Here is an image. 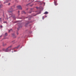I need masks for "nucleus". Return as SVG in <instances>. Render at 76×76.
I'll list each match as a JSON object with an SVG mask.
<instances>
[{
	"mask_svg": "<svg viewBox=\"0 0 76 76\" xmlns=\"http://www.w3.org/2000/svg\"><path fill=\"white\" fill-rule=\"evenodd\" d=\"M12 47V45H11L10 47H8L5 49V52H8L11 50V48Z\"/></svg>",
	"mask_w": 76,
	"mask_h": 76,
	"instance_id": "1",
	"label": "nucleus"
},
{
	"mask_svg": "<svg viewBox=\"0 0 76 76\" xmlns=\"http://www.w3.org/2000/svg\"><path fill=\"white\" fill-rule=\"evenodd\" d=\"M9 15L10 17H9V18H11V17H12V18L14 19H15V16H13V14H12V13H11V14H10Z\"/></svg>",
	"mask_w": 76,
	"mask_h": 76,
	"instance_id": "2",
	"label": "nucleus"
},
{
	"mask_svg": "<svg viewBox=\"0 0 76 76\" xmlns=\"http://www.w3.org/2000/svg\"><path fill=\"white\" fill-rule=\"evenodd\" d=\"M17 8H18V9L19 10H21L22 9V8L21 7V6L20 5L18 6Z\"/></svg>",
	"mask_w": 76,
	"mask_h": 76,
	"instance_id": "3",
	"label": "nucleus"
},
{
	"mask_svg": "<svg viewBox=\"0 0 76 76\" xmlns=\"http://www.w3.org/2000/svg\"><path fill=\"white\" fill-rule=\"evenodd\" d=\"M7 44L6 43H2V46L3 47H4L5 46H7Z\"/></svg>",
	"mask_w": 76,
	"mask_h": 76,
	"instance_id": "4",
	"label": "nucleus"
},
{
	"mask_svg": "<svg viewBox=\"0 0 76 76\" xmlns=\"http://www.w3.org/2000/svg\"><path fill=\"white\" fill-rule=\"evenodd\" d=\"M13 11H14V10H13V11L8 10V12L9 13H10V14H11V13H12V12Z\"/></svg>",
	"mask_w": 76,
	"mask_h": 76,
	"instance_id": "5",
	"label": "nucleus"
},
{
	"mask_svg": "<svg viewBox=\"0 0 76 76\" xmlns=\"http://www.w3.org/2000/svg\"><path fill=\"white\" fill-rule=\"evenodd\" d=\"M31 18V17L30 15L29 16H28V17L27 18H28V19L29 20H30Z\"/></svg>",
	"mask_w": 76,
	"mask_h": 76,
	"instance_id": "6",
	"label": "nucleus"
},
{
	"mask_svg": "<svg viewBox=\"0 0 76 76\" xmlns=\"http://www.w3.org/2000/svg\"><path fill=\"white\" fill-rule=\"evenodd\" d=\"M30 23V22H29L28 21V23H26V25H25V26L26 27H27V26L28 25V24Z\"/></svg>",
	"mask_w": 76,
	"mask_h": 76,
	"instance_id": "7",
	"label": "nucleus"
},
{
	"mask_svg": "<svg viewBox=\"0 0 76 76\" xmlns=\"http://www.w3.org/2000/svg\"><path fill=\"white\" fill-rule=\"evenodd\" d=\"M3 5L2 4H1V5H0V9L2 8V7H3Z\"/></svg>",
	"mask_w": 76,
	"mask_h": 76,
	"instance_id": "8",
	"label": "nucleus"
},
{
	"mask_svg": "<svg viewBox=\"0 0 76 76\" xmlns=\"http://www.w3.org/2000/svg\"><path fill=\"white\" fill-rule=\"evenodd\" d=\"M20 46V45H19L17 47H15V48H13V49H15L16 48H18Z\"/></svg>",
	"mask_w": 76,
	"mask_h": 76,
	"instance_id": "9",
	"label": "nucleus"
},
{
	"mask_svg": "<svg viewBox=\"0 0 76 76\" xmlns=\"http://www.w3.org/2000/svg\"><path fill=\"white\" fill-rule=\"evenodd\" d=\"M48 14V12H46L45 13H44V14Z\"/></svg>",
	"mask_w": 76,
	"mask_h": 76,
	"instance_id": "10",
	"label": "nucleus"
},
{
	"mask_svg": "<svg viewBox=\"0 0 76 76\" xmlns=\"http://www.w3.org/2000/svg\"><path fill=\"white\" fill-rule=\"evenodd\" d=\"M22 14H26V12L24 11H22Z\"/></svg>",
	"mask_w": 76,
	"mask_h": 76,
	"instance_id": "11",
	"label": "nucleus"
},
{
	"mask_svg": "<svg viewBox=\"0 0 76 76\" xmlns=\"http://www.w3.org/2000/svg\"><path fill=\"white\" fill-rule=\"evenodd\" d=\"M12 31V29H10V30H9V32L10 33L11 31Z\"/></svg>",
	"mask_w": 76,
	"mask_h": 76,
	"instance_id": "12",
	"label": "nucleus"
},
{
	"mask_svg": "<svg viewBox=\"0 0 76 76\" xmlns=\"http://www.w3.org/2000/svg\"><path fill=\"white\" fill-rule=\"evenodd\" d=\"M2 50H3V51H5L6 49H5L4 48H3L2 49Z\"/></svg>",
	"mask_w": 76,
	"mask_h": 76,
	"instance_id": "13",
	"label": "nucleus"
},
{
	"mask_svg": "<svg viewBox=\"0 0 76 76\" xmlns=\"http://www.w3.org/2000/svg\"><path fill=\"white\" fill-rule=\"evenodd\" d=\"M12 35L13 36H15V34H12Z\"/></svg>",
	"mask_w": 76,
	"mask_h": 76,
	"instance_id": "14",
	"label": "nucleus"
},
{
	"mask_svg": "<svg viewBox=\"0 0 76 76\" xmlns=\"http://www.w3.org/2000/svg\"><path fill=\"white\" fill-rule=\"evenodd\" d=\"M2 20H1V18H0V22H1Z\"/></svg>",
	"mask_w": 76,
	"mask_h": 76,
	"instance_id": "15",
	"label": "nucleus"
},
{
	"mask_svg": "<svg viewBox=\"0 0 76 76\" xmlns=\"http://www.w3.org/2000/svg\"><path fill=\"white\" fill-rule=\"evenodd\" d=\"M34 1V0H31V3L33 1Z\"/></svg>",
	"mask_w": 76,
	"mask_h": 76,
	"instance_id": "16",
	"label": "nucleus"
},
{
	"mask_svg": "<svg viewBox=\"0 0 76 76\" xmlns=\"http://www.w3.org/2000/svg\"><path fill=\"white\" fill-rule=\"evenodd\" d=\"M4 23H7V22L6 21H4Z\"/></svg>",
	"mask_w": 76,
	"mask_h": 76,
	"instance_id": "17",
	"label": "nucleus"
},
{
	"mask_svg": "<svg viewBox=\"0 0 76 76\" xmlns=\"http://www.w3.org/2000/svg\"><path fill=\"white\" fill-rule=\"evenodd\" d=\"M5 35H6V36H7V33H6L5 34Z\"/></svg>",
	"mask_w": 76,
	"mask_h": 76,
	"instance_id": "18",
	"label": "nucleus"
},
{
	"mask_svg": "<svg viewBox=\"0 0 76 76\" xmlns=\"http://www.w3.org/2000/svg\"><path fill=\"white\" fill-rule=\"evenodd\" d=\"M32 11H30L29 12V13H31Z\"/></svg>",
	"mask_w": 76,
	"mask_h": 76,
	"instance_id": "19",
	"label": "nucleus"
},
{
	"mask_svg": "<svg viewBox=\"0 0 76 76\" xmlns=\"http://www.w3.org/2000/svg\"><path fill=\"white\" fill-rule=\"evenodd\" d=\"M2 36H3V35H1L0 36V37H2Z\"/></svg>",
	"mask_w": 76,
	"mask_h": 76,
	"instance_id": "20",
	"label": "nucleus"
},
{
	"mask_svg": "<svg viewBox=\"0 0 76 76\" xmlns=\"http://www.w3.org/2000/svg\"><path fill=\"white\" fill-rule=\"evenodd\" d=\"M0 27H1V28H2V27H3V26H0Z\"/></svg>",
	"mask_w": 76,
	"mask_h": 76,
	"instance_id": "21",
	"label": "nucleus"
},
{
	"mask_svg": "<svg viewBox=\"0 0 76 76\" xmlns=\"http://www.w3.org/2000/svg\"><path fill=\"white\" fill-rule=\"evenodd\" d=\"M19 28H20V27H19V28H18V30H19Z\"/></svg>",
	"mask_w": 76,
	"mask_h": 76,
	"instance_id": "22",
	"label": "nucleus"
},
{
	"mask_svg": "<svg viewBox=\"0 0 76 76\" xmlns=\"http://www.w3.org/2000/svg\"><path fill=\"white\" fill-rule=\"evenodd\" d=\"M44 18H44V17H42V19H44Z\"/></svg>",
	"mask_w": 76,
	"mask_h": 76,
	"instance_id": "23",
	"label": "nucleus"
},
{
	"mask_svg": "<svg viewBox=\"0 0 76 76\" xmlns=\"http://www.w3.org/2000/svg\"><path fill=\"white\" fill-rule=\"evenodd\" d=\"M10 3H9V4H8V5H10Z\"/></svg>",
	"mask_w": 76,
	"mask_h": 76,
	"instance_id": "24",
	"label": "nucleus"
},
{
	"mask_svg": "<svg viewBox=\"0 0 76 76\" xmlns=\"http://www.w3.org/2000/svg\"><path fill=\"white\" fill-rule=\"evenodd\" d=\"M19 12H20L19 11H18V13H19Z\"/></svg>",
	"mask_w": 76,
	"mask_h": 76,
	"instance_id": "25",
	"label": "nucleus"
},
{
	"mask_svg": "<svg viewBox=\"0 0 76 76\" xmlns=\"http://www.w3.org/2000/svg\"><path fill=\"white\" fill-rule=\"evenodd\" d=\"M12 8H10V10H12Z\"/></svg>",
	"mask_w": 76,
	"mask_h": 76,
	"instance_id": "26",
	"label": "nucleus"
},
{
	"mask_svg": "<svg viewBox=\"0 0 76 76\" xmlns=\"http://www.w3.org/2000/svg\"><path fill=\"white\" fill-rule=\"evenodd\" d=\"M7 19H8V17L7 16Z\"/></svg>",
	"mask_w": 76,
	"mask_h": 76,
	"instance_id": "27",
	"label": "nucleus"
},
{
	"mask_svg": "<svg viewBox=\"0 0 76 76\" xmlns=\"http://www.w3.org/2000/svg\"><path fill=\"white\" fill-rule=\"evenodd\" d=\"M34 15V16H36V15Z\"/></svg>",
	"mask_w": 76,
	"mask_h": 76,
	"instance_id": "28",
	"label": "nucleus"
},
{
	"mask_svg": "<svg viewBox=\"0 0 76 76\" xmlns=\"http://www.w3.org/2000/svg\"><path fill=\"white\" fill-rule=\"evenodd\" d=\"M3 17H4V15H3Z\"/></svg>",
	"mask_w": 76,
	"mask_h": 76,
	"instance_id": "29",
	"label": "nucleus"
},
{
	"mask_svg": "<svg viewBox=\"0 0 76 76\" xmlns=\"http://www.w3.org/2000/svg\"><path fill=\"white\" fill-rule=\"evenodd\" d=\"M33 5V4L32 5H31V7Z\"/></svg>",
	"mask_w": 76,
	"mask_h": 76,
	"instance_id": "30",
	"label": "nucleus"
},
{
	"mask_svg": "<svg viewBox=\"0 0 76 76\" xmlns=\"http://www.w3.org/2000/svg\"><path fill=\"white\" fill-rule=\"evenodd\" d=\"M36 8L37 9H38V7H36Z\"/></svg>",
	"mask_w": 76,
	"mask_h": 76,
	"instance_id": "31",
	"label": "nucleus"
},
{
	"mask_svg": "<svg viewBox=\"0 0 76 76\" xmlns=\"http://www.w3.org/2000/svg\"><path fill=\"white\" fill-rule=\"evenodd\" d=\"M41 13V12H40L39 13H38V14H40Z\"/></svg>",
	"mask_w": 76,
	"mask_h": 76,
	"instance_id": "32",
	"label": "nucleus"
},
{
	"mask_svg": "<svg viewBox=\"0 0 76 76\" xmlns=\"http://www.w3.org/2000/svg\"><path fill=\"white\" fill-rule=\"evenodd\" d=\"M17 34L18 35V33H17Z\"/></svg>",
	"mask_w": 76,
	"mask_h": 76,
	"instance_id": "33",
	"label": "nucleus"
},
{
	"mask_svg": "<svg viewBox=\"0 0 76 76\" xmlns=\"http://www.w3.org/2000/svg\"><path fill=\"white\" fill-rule=\"evenodd\" d=\"M45 17H47V16H46V15L45 16Z\"/></svg>",
	"mask_w": 76,
	"mask_h": 76,
	"instance_id": "34",
	"label": "nucleus"
},
{
	"mask_svg": "<svg viewBox=\"0 0 76 76\" xmlns=\"http://www.w3.org/2000/svg\"><path fill=\"white\" fill-rule=\"evenodd\" d=\"M55 5H56V3H55Z\"/></svg>",
	"mask_w": 76,
	"mask_h": 76,
	"instance_id": "35",
	"label": "nucleus"
},
{
	"mask_svg": "<svg viewBox=\"0 0 76 76\" xmlns=\"http://www.w3.org/2000/svg\"><path fill=\"white\" fill-rule=\"evenodd\" d=\"M8 1L11 0H8Z\"/></svg>",
	"mask_w": 76,
	"mask_h": 76,
	"instance_id": "36",
	"label": "nucleus"
},
{
	"mask_svg": "<svg viewBox=\"0 0 76 76\" xmlns=\"http://www.w3.org/2000/svg\"><path fill=\"white\" fill-rule=\"evenodd\" d=\"M14 51L15 52V50H14Z\"/></svg>",
	"mask_w": 76,
	"mask_h": 76,
	"instance_id": "37",
	"label": "nucleus"
},
{
	"mask_svg": "<svg viewBox=\"0 0 76 76\" xmlns=\"http://www.w3.org/2000/svg\"><path fill=\"white\" fill-rule=\"evenodd\" d=\"M21 27H22L21 26Z\"/></svg>",
	"mask_w": 76,
	"mask_h": 76,
	"instance_id": "38",
	"label": "nucleus"
},
{
	"mask_svg": "<svg viewBox=\"0 0 76 76\" xmlns=\"http://www.w3.org/2000/svg\"><path fill=\"white\" fill-rule=\"evenodd\" d=\"M29 1H30V0H29Z\"/></svg>",
	"mask_w": 76,
	"mask_h": 76,
	"instance_id": "39",
	"label": "nucleus"
},
{
	"mask_svg": "<svg viewBox=\"0 0 76 76\" xmlns=\"http://www.w3.org/2000/svg\"><path fill=\"white\" fill-rule=\"evenodd\" d=\"M29 4H28V5Z\"/></svg>",
	"mask_w": 76,
	"mask_h": 76,
	"instance_id": "40",
	"label": "nucleus"
}]
</instances>
